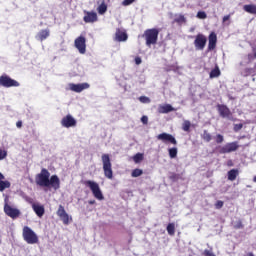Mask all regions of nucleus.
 I'll return each instance as SVG.
<instances>
[{"label": "nucleus", "instance_id": "1", "mask_svg": "<svg viewBox=\"0 0 256 256\" xmlns=\"http://www.w3.org/2000/svg\"><path fill=\"white\" fill-rule=\"evenodd\" d=\"M35 183L38 187H52L55 191L61 188V180L59 179V176H51V173L46 168H42L40 173L36 174Z\"/></svg>", "mask_w": 256, "mask_h": 256}, {"label": "nucleus", "instance_id": "2", "mask_svg": "<svg viewBox=\"0 0 256 256\" xmlns=\"http://www.w3.org/2000/svg\"><path fill=\"white\" fill-rule=\"evenodd\" d=\"M142 38L145 40L146 47H151V45H157V41H159V29H146L142 34Z\"/></svg>", "mask_w": 256, "mask_h": 256}, {"label": "nucleus", "instance_id": "3", "mask_svg": "<svg viewBox=\"0 0 256 256\" xmlns=\"http://www.w3.org/2000/svg\"><path fill=\"white\" fill-rule=\"evenodd\" d=\"M83 185H85V187L90 188V191H92L93 197H95V199H97L98 201H103V199H105V196L101 191V187H99V183L93 180H85L83 182Z\"/></svg>", "mask_w": 256, "mask_h": 256}, {"label": "nucleus", "instance_id": "4", "mask_svg": "<svg viewBox=\"0 0 256 256\" xmlns=\"http://www.w3.org/2000/svg\"><path fill=\"white\" fill-rule=\"evenodd\" d=\"M22 237L28 245H35L39 243V236L29 226H24L22 230Z\"/></svg>", "mask_w": 256, "mask_h": 256}, {"label": "nucleus", "instance_id": "5", "mask_svg": "<svg viewBox=\"0 0 256 256\" xmlns=\"http://www.w3.org/2000/svg\"><path fill=\"white\" fill-rule=\"evenodd\" d=\"M103 172L106 179H113V165L111 164V157L109 154H103L101 156Z\"/></svg>", "mask_w": 256, "mask_h": 256}, {"label": "nucleus", "instance_id": "6", "mask_svg": "<svg viewBox=\"0 0 256 256\" xmlns=\"http://www.w3.org/2000/svg\"><path fill=\"white\" fill-rule=\"evenodd\" d=\"M4 213L11 219H18V217H21V211L17 208H13V207H11V205H9L8 197H6L4 199Z\"/></svg>", "mask_w": 256, "mask_h": 256}, {"label": "nucleus", "instance_id": "7", "mask_svg": "<svg viewBox=\"0 0 256 256\" xmlns=\"http://www.w3.org/2000/svg\"><path fill=\"white\" fill-rule=\"evenodd\" d=\"M207 45V36L205 34H197L194 40V47L196 51H203Z\"/></svg>", "mask_w": 256, "mask_h": 256}, {"label": "nucleus", "instance_id": "8", "mask_svg": "<svg viewBox=\"0 0 256 256\" xmlns=\"http://www.w3.org/2000/svg\"><path fill=\"white\" fill-rule=\"evenodd\" d=\"M0 87H19V83L7 74H3L0 76Z\"/></svg>", "mask_w": 256, "mask_h": 256}, {"label": "nucleus", "instance_id": "9", "mask_svg": "<svg viewBox=\"0 0 256 256\" xmlns=\"http://www.w3.org/2000/svg\"><path fill=\"white\" fill-rule=\"evenodd\" d=\"M87 39L84 36H79L75 39L74 45L81 55L87 53Z\"/></svg>", "mask_w": 256, "mask_h": 256}, {"label": "nucleus", "instance_id": "10", "mask_svg": "<svg viewBox=\"0 0 256 256\" xmlns=\"http://www.w3.org/2000/svg\"><path fill=\"white\" fill-rule=\"evenodd\" d=\"M56 213L64 225H69V223H71L72 218L69 216V214H67V211H65V207H63V205H59Z\"/></svg>", "mask_w": 256, "mask_h": 256}, {"label": "nucleus", "instance_id": "11", "mask_svg": "<svg viewBox=\"0 0 256 256\" xmlns=\"http://www.w3.org/2000/svg\"><path fill=\"white\" fill-rule=\"evenodd\" d=\"M239 149V143L238 142H230L224 145L222 148H220L219 153L222 155H225L227 153H233V151H237Z\"/></svg>", "mask_w": 256, "mask_h": 256}, {"label": "nucleus", "instance_id": "12", "mask_svg": "<svg viewBox=\"0 0 256 256\" xmlns=\"http://www.w3.org/2000/svg\"><path fill=\"white\" fill-rule=\"evenodd\" d=\"M158 141H162V143H171V145H177V139L174 138L173 135L163 132L157 136Z\"/></svg>", "mask_w": 256, "mask_h": 256}, {"label": "nucleus", "instance_id": "13", "mask_svg": "<svg viewBox=\"0 0 256 256\" xmlns=\"http://www.w3.org/2000/svg\"><path fill=\"white\" fill-rule=\"evenodd\" d=\"M83 21L84 23H97L99 21L97 12L84 10Z\"/></svg>", "mask_w": 256, "mask_h": 256}, {"label": "nucleus", "instance_id": "14", "mask_svg": "<svg viewBox=\"0 0 256 256\" xmlns=\"http://www.w3.org/2000/svg\"><path fill=\"white\" fill-rule=\"evenodd\" d=\"M62 127H65L66 129H69L71 127H77V120H75L71 114L66 115L61 120Z\"/></svg>", "mask_w": 256, "mask_h": 256}, {"label": "nucleus", "instance_id": "15", "mask_svg": "<svg viewBox=\"0 0 256 256\" xmlns=\"http://www.w3.org/2000/svg\"><path fill=\"white\" fill-rule=\"evenodd\" d=\"M89 87L91 86L87 82H84L81 84H74V83L69 84L70 91H73L74 93H81L82 91H85V89H89Z\"/></svg>", "mask_w": 256, "mask_h": 256}, {"label": "nucleus", "instance_id": "16", "mask_svg": "<svg viewBox=\"0 0 256 256\" xmlns=\"http://www.w3.org/2000/svg\"><path fill=\"white\" fill-rule=\"evenodd\" d=\"M216 107L220 117H223V119H229L231 117V110L227 105L218 104Z\"/></svg>", "mask_w": 256, "mask_h": 256}, {"label": "nucleus", "instance_id": "17", "mask_svg": "<svg viewBox=\"0 0 256 256\" xmlns=\"http://www.w3.org/2000/svg\"><path fill=\"white\" fill-rule=\"evenodd\" d=\"M217 47V34L211 32L208 36V49L207 51H213Z\"/></svg>", "mask_w": 256, "mask_h": 256}, {"label": "nucleus", "instance_id": "18", "mask_svg": "<svg viewBox=\"0 0 256 256\" xmlns=\"http://www.w3.org/2000/svg\"><path fill=\"white\" fill-rule=\"evenodd\" d=\"M128 35L127 32L121 29H116V33H115V41H118L119 43H121L122 41H127L128 39Z\"/></svg>", "mask_w": 256, "mask_h": 256}, {"label": "nucleus", "instance_id": "19", "mask_svg": "<svg viewBox=\"0 0 256 256\" xmlns=\"http://www.w3.org/2000/svg\"><path fill=\"white\" fill-rule=\"evenodd\" d=\"M5 175L0 172V192L3 193L5 189H10L11 188V182L9 180H4Z\"/></svg>", "mask_w": 256, "mask_h": 256}, {"label": "nucleus", "instance_id": "20", "mask_svg": "<svg viewBox=\"0 0 256 256\" xmlns=\"http://www.w3.org/2000/svg\"><path fill=\"white\" fill-rule=\"evenodd\" d=\"M32 209L38 217H43V215H45V207L43 205L33 204Z\"/></svg>", "mask_w": 256, "mask_h": 256}, {"label": "nucleus", "instance_id": "21", "mask_svg": "<svg viewBox=\"0 0 256 256\" xmlns=\"http://www.w3.org/2000/svg\"><path fill=\"white\" fill-rule=\"evenodd\" d=\"M169 179L170 181H173V183H177V181H185V178L183 177V172L180 174H177L175 172H170Z\"/></svg>", "mask_w": 256, "mask_h": 256}, {"label": "nucleus", "instance_id": "22", "mask_svg": "<svg viewBox=\"0 0 256 256\" xmlns=\"http://www.w3.org/2000/svg\"><path fill=\"white\" fill-rule=\"evenodd\" d=\"M173 23H177V25H184L187 23V18H185V15L183 14H176Z\"/></svg>", "mask_w": 256, "mask_h": 256}, {"label": "nucleus", "instance_id": "23", "mask_svg": "<svg viewBox=\"0 0 256 256\" xmlns=\"http://www.w3.org/2000/svg\"><path fill=\"white\" fill-rule=\"evenodd\" d=\"M159 113H171V111H176L171 104H165L159 107Z\"/></svg>", "mask_w": 256, "mask_h": 256}, {"label": "nucleus", "instance_id": "24", "mask_svg": "<svg viewBox=\"0 0 256 256\" xmlns=\"http://www.w3.org/2000/svg\"><path fill=\"white\" fill-rule=\"evenodd\" d=\"M243 9L246 13H250V15H256V5L254 4L244 5Z\"/></svg>", "mask_w": 256, "mask_h": 256}, {"label": "nucleus", "instance_id": "25", "mask_svg": "<svg viewBox=\"0 0 256 256\" xmlns=\"http://www.w3.org/2000/svg\"><path fill=\"white\" fill-rule=\"evenodd\" d=\"M227 175H228V181H235V179L239 177V170L231 169L230 171H228Z\"/></svg>", "mask_w": 256, "mask_h": 256}, {"label": "nucleus", "instance_id": "26", "mask_svg": "<svg viewBox=\"0 0 256 256\" xmlns=\"http://www.w3.org/2000/svg\"><path fill=\"white\" fill-rule=\"evenodd\" d=\"M49 35H50L49 30H41L37 34V39H38V41H45V39H47V37H49Z\"/></svg>", "mask_w": 256, "mask_h": 256}, {"label": "nucleus", "instance_id": "27", "mask_svg": "<svg viewBox=\"0 0 256 256\" xmlns=\"http://www.w3.org/2000/svg\"><path fill=\"white\" fill-rule=\"evenodd\" d=\"M220 76H221V70L219 69V66H216L214 69L211 70L210 79H215Z\"/></svg>", "mask_w": 256, "mask_h": 256}, {"label": "nucleus", "instance_id": "28", "mask_svg": "<svg viewBox=\"0 0 256 256\" xmlns=\"http://www.w3.org/2000/svg\"><path fill=\"white\" fill-rule=\"evenodd\" d=\"M99 15H105L107 13V4L103 1L97 8Z\"/></svg>", "mask_w": 256, "mask_h": 256}, {"label": "nucleus", "instance_id": "29", "mask_svg": "<svg viewBox=\"0 0 256 256\" xmlns=\"http://www.w3.org/2000/svg\"><path fill=\"white\" fill-rule=\"evenodd\" d=\"M256 59V47H252V53L247 54L248 63H253Z\"/></svg>", "mask_w": 256, "mask_h": 256}, {"label": "nucleus", "instance_id": "30", "mask_svg": "<svg viewBox=\"0 0 256 256\" xmlns=\"http://www.w3.org/2000/svg\"><path fill=\"white\" fill-rule=\"evenodd\" d=\"M168 235L173 237L175 235V223H169L166 227Z\"/></svg>", "mask_w": 256, "mask_h": 256}, {"label": "nucleus", "instance_id": "31", "mask_svg": "<svg viewBox=\"0 0 256 256\" xmlns=\"http://www.w3.org/2000/svg\"><path fill=\"white\" fill-rule=\"evenodd\" d=\"M201 137H202L203 141H206V143L211 142V139H213V137L211 136V133H209L207 130L203 131V134Z\"/></svg>", "mask_w": 256, "mask_h": 256}, {"label": "nucleus", "instance_id": "32", "mask_svg": "<svg viewBox=\"0 0 256 256\" xmlns=\"http://www.w3.org/2000/svg\"><path fill=\"white\" fill-rule=\"evenodd\" d=\"M168 153H169L170 159H175V157H177V153H178L177 147L169 148Z\"/></svg>", "mask_w": 256, "mask_h": 256}, {"label": "nucleus", "instance_id": "33", "mask_svg": "<svg viewBox=\"0 0 256 256\" xmlns=\"http://www.w3.org/2000/svg\"><path fill=\"white\" fill-rule=\"evenodd\" d=\"M144 156L142 153H137L136 155H134L132 157V160L134 161V163H141V161H143Z\"/></svg>", "mask_w": 256, "mask_h": 256}, {"label": "nucleus", "instance_id": "34", "mask_svg": "<svg viewBox=\"0 0 256 256\" xmlns=\"http://www.w3.org/2000/svg\"><path fill=\"white\" fill-rule=\"evenodd\" d=\"M141 175H143V171L139 168H136L131 172V177H141Z\"/></svg>", "mask_w": 256, "mask_h": 256}, {"label": "nucleus", "instance_id": "35", "mask_svg": "<svg viewBox=\"0 0 256 256\" xmlns=\"http://www.w3.org/2000/svg\"><path fill=\"white\" fill-rule=\"evenodd\" d=\"M182 129L183 131L189 132L191 129V122L189 120L184 121Z\"/></svg>", "mask_w": 256, "mask_h": 256}, {"label": "nucleus", "instance_id": "36", "mask_svg": "<svg viewBox=\"0 0 256 256\" xmlns=\"http://www.w3.org/2000/svg\"><path fill=\"white\" fill-rule=\"evenodd\" d=\"M249 75H256L253 68H245L244 69V77H249Z\"/></svg>", "mask_w": 256, "mask_h": 256}, {"label": "nucleus", "instance_id": "37", "mask_svg": "<svg viewBox=\"0 0 256 256\" xmlns=\"http://www.w3.org/2000/svg\"><path fill=\"white\" fill-rule=\"evenodd\" d=\"M139 101H140V103H151V98H149L147 96H140Z\"/></svg>", "mask_w": 256, "mask_h": 256}, {"label": "nucleus", "instance_id": "38", "mask_svg": "<svg viewBox=\"0 0 256 256\" xmlns=\"http://www.w3.org/2000/svg\"><path fill=\"white\" fill-rule=\"evenodd\" d=\"M7 158V150H3V148H0V161H3V159Z\"/></svg>", "mask_w": 256, "mask_h": 256}, {"label": "nucleus", "instance_id": "39", "mask_svg": "<svg viewBox=\"0 0 256 256\" xmlns=\"http://www.w3.org/2000/svg\"><path fill=\"white\" fill-rule=\"evenodd\" d=\"M198 19H207V13L205 11H199L196 15Z\"/></svg>", "mask_w": 256, "mask_h": 256}, {"label": "nucleus", "instance_id": "40", "mask_svg": "<svg viewBox=\"0 0 256 256\" xmlns=\"http://www.w3.org/2000/svg\"><path fill=\"white\" fill-rule=\"evenodd\" d=\"M223 205H225V202L218 200L216 201V203L214 204L215 209H223Z\"/></svg>", "mask_w": 256, "mask_h": 256}, {"label": "nucleus", "instance_id": "41", "mask_svg": "<svg viewBox=\"0 0 256 256\" xmlns=\"http://www.w3.org/2000/svg\"><path fill=\"white\" fill-rule=\"evenodd\" d=\"M215 139H216V143H218V144H221L225 141V138L221 134H217Z\"/></svg>", "mask_w": 256, "mask_h": 256}, {"label": "nucleus", "instance_id": "42", "mask_svg": "<svg viewBox=\"0 0 256 256\" xmlns=\"http://www.w3.org/2000/svg\"><path fill=\"white\" fill-rule=\"evenodd\" d=\"M243 222L241 220L236 221L234 224V229H243Z\"/></svg>", "mask_w": 256, "mask_h": 256}, {"label": "nucleus", "instance_id": "43", "mask_svg": "<svg viewBox=\"0 0 256 256\" xmlns=\"http://www.w3.org/2000/svg\"><path fill=\"white\" fill-rule=\"evenodd\" d=\"M203 255L204 256H215V253H213V250L206 249L203 251Z\"/></svg>", "mask_w": 256, "mask_h": 256}, {"label": "nucleus", "instance_id": "44", "mask_svg": "<svg viewBox=\"0 0 256 256\" xmlns=\"http://www.w3.org/2000/svg\"><path fill=\"white\" fill-rule=\"evenodd\" d=\"M241 129H243V124L240 123V124H235L234 125V131H241Z\"/></svg>", "mask_w": 256, "mask_h": 256}, {"label": "nucleus", "instance_id": "45", "mask_svg": "<svg viewBox=\"0 0 256 256\" xmlns=\"http://www.w3.org/2000/svg\"><path fill=\"white\" fill-rule=\"evenodd\" d=\"M141 122L143 123V125H147V123H149V118L147 116H142Z\"/></svg>", "mask_w": 256, "mask_h": 256}, {"label": "nucleus", "instance_id": "46", "mask_svg": "<svg viewBox=\"0 0 256 256\" xmlns=\"http://www.w3.org/2000/svg\"><path fill=\"white\" fill-rule=\"evenodd\" d=\"M134 61H135L136 65H141V63H142L141 57H139V56L135 57Z\"/></svg>", "mask_w": 256, "mask_h": 256}, {"label": "nucleus", "instance_id": "47", "mask_svg": "<svg viewBox=\"0 0 256 256\" xmlns=\"http://www.w3.org/2000/svg\"><path fill=\"white\" fill-rule=\"evenodd\" d=\"M16 127H17L18 129H21V128L23 127V121H21V120L17 121V122H16Z\"/></svg>", "mask_w": 256, "mask_h": 256}, {"label": "nucleus", "instance_id": "48", "mask_svg": "<svg viewBox=\"0 0 256 256\" xmlns=\"http://www.w3.org/2000/svg\"><path fill=\"white\" fill-rule=\"evenodd\" d=\"M229 19H231V15H226L223 17L222 21L225 23L226 21H229Z\"/></svg>", "mask_w": 256, "mask_h": 256}, {"label": "nucleus", "instance_id": "49", "mask_svg": "<svg viewBox=\"0 0 256 256\" xmlns=\"http://www.w3.org/2000/svg\"><path fill=\"white\" fill-rule=\"evenodd\" d=\"M227 166L228 167H233V160H228L227 161Z\"/></svg>", "mask_w": 256, "mask_h": 256}, {"label": "nucleus", "instance_id": "50", "mask_svg": "<svg viewBox=\"0 0 256 256\" xmlns=\"http://www.w3.org/2000/svg\"><path fill=\"white\" fill-rule=\"evenodd\" d=\"M122 5H124L125 7H127V5H129V0H124V1L122 2Z\"/></svg>", "mask_w": 256, "mask_h": 256}, {"label": "nucleus", "instance_id": "51", "mask_svg": "<svg viewBox=\"0 0 256 256\" xmlns=\"http://www.w3.org/2000/svg\"><path fill=\"white\" fill-rule=\"evenodd\" d=\"M88 203H89V205H95V203H97V201H95V200H89Z\"/></svg>", "mask_w": 256, "mask_h": 256}, {"label": "nucleus", "instance_id": "52", "mask_svg": "<svg viewBox=\"0 0 256 256\" xmlns=\"http://www.w3.org/2000/svg\"><path fill=\"white\" fill-rule=\"evenodd\" d=\"M132 3H135V0H129V5H131Z\"/></svg>", "mask_w": 256, "mask_h": 256}, {"label": "nucleus", "instance_id": "53", "mask_svg": "<svg viewBox=\"0 0 256 256\" xmlns=\"http://www.w3.org/2000/svg\"><path fill=\"white\" fill-rule=\"evenodd\" d=\"M252 69L254 70V73H256V63L254 64V67Z\"/></svg>", "mask_w": 256, "mask_h": 256}]
</instances>
